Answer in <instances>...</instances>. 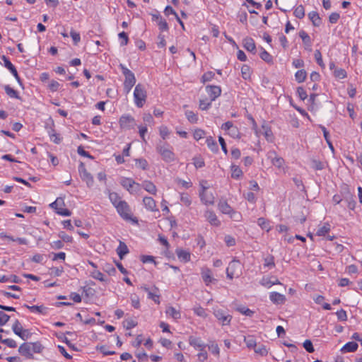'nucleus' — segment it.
Masks as SVG:
<instances>
[{
	"label": "nucleus",
	"instance_id": "10",
	"mask_svg": "<svg viewBox=\"0 0 362 362\" xmlns=\"http://www.w3.org/2000/svg\"><path fill=\"white\" fill-rule=\"evenodd\" d=\"M214 315L222 325H230L232 316L226 310L220 308L214 309Z\"/></svg>",
	"mask_w": 362,
	"mask_h": 362
},
{
	"label": "nucleus",
	"instance_id": "22",
	"mask_svg": "<svg viewBox=\"0 0 362 362\" xmlns=\"http://www.w3.org/2000/svg\"><path fill=\"white\" fill-rule=\"evenodd\" d=\"M143 203H144L145 208L147 210H149L151 211H158V209L156 207V202L152 197H144Z\"/></svg>",
	"mask_w": 362,
	"mask_h": 362
},
{
	"label": "nucleus",
	"instance_id": "45",
	"mask_svg": "<svg viewBox=\"0 0 362 362\" xmlns=\"http://www.w3.org/2000/svg\"><path fill=\"white\" fill-rule=\"evenodd\" d=\"M257 224L262 229L266 230L267 232L271 230V226L269 225V222L266 220L264 218H259L257 219Z\"/></svg>",
	"mask_w": 362,
	"mask_h": 362
},
{
	"label": "nucleus",
	"instance_id": "16",
	"mask_svg": "<svg viewBox=\"0 0 362 362\" xmlns=\"http://www.w3.org/2000/svg\"><path fill=\"white\" fill-rule=\"evenodd\" d=\"M18 352L21 355L27 358L33 359L34 358L31 348V342H25L22 344L18 348Z\"/></svg>",
	"mask_w": 362,
	"mask_h": 362
},
{
	"label": "nucleus",
	"instance_id": "25",
	"mask_svg": "<svg viewBox=\"0 0 362 362\" xmlns=\"http://www.w3.org/2000/svg\"><path fill=\"white\" fill-rule=\"evenodd\" d=\"M260 284L266 288H271L273 285L281 284V282L278 280V279L275 277L269 278L264 276L261 281Z\"/></svg>",
	"mask_w": 362,
	"mask_h": 362
},
{
	"label": "nucleus",
	"instance_id": "63",
	"mask_svg": "<svg viewBox=\"0 0 362 362\" xmlns=\"http://www.w3.org/2000/svg\"><path fill=\"white\" fill-rule=\"evenodd\" d=\"M334 75L338 78L343 79L346 77V72L343 69H338L334 70Z\"/></svg>",
	"mask_w": 362,
	"mask_h": 362
},
{
	"label": "nucleus",
	"instance_id": "37",
	"mask_svg": "<svg viewBox=\"0 0 362 362\" xmlns=\"http://www.w3.org/2000/svg\"><path fill=\"white\" fill-rule=\"evenodd\" d=\"M330 230V225L327 223H325L323 226L319 227L316 232V235L318 236H325Z\"/></svg>",
	"mask_w": 362,
	"mask_h": 362
},
{
	"label": "nucleus",
	"instance_id": "9",
	"mask_svg": "<svg viewBox=\"0 0 362 362\" xmlns=\"http://www.w3.org/2000/svg\"><path fill=\"white\" fill-rule=\"evenodd\" d=\"M119 126L122 129L130 130L135 127L136 121L130 115H123L119 120Z\"/></svg>",
	"mask_w": 362,
	"mask_h": 362
},
{
	"label": "nucleus",
	"instance_id": "3",
	"mask_svg": "<svg viewBox=\"0 0 362 362\" xmlns=\"http://www.w3.org/2000/svg\"><path fill=\"white\" fill-rule=\"evenodd\" d=\"M147 98V93L143 84L138 83L134 90V103L137 107H142Z\"/></svg>",
	"mask_w": 362,
	"mask_h": 362
},
{
	"label": "nucleus",
	"instance_id": "24",
	"mask_svg": "<svg viewBox=\"0 0 362 362\" xmlns=\"http://www.w3.org/2000/svg\"><path fill=\"white\" fill-rule=\"evenodd\" d=\"M201 274L206 286L216 281V279L212 276L211 271L208 268L202 269Z\"/></svg>",
	"mask_w": 362,
	"mask_h": 362
},
{
	"label": "nucleus",
	"instance_id": "8",
	"mask_svg": "<svg viewBox=\"0 0 362 362\" xmlns=\"http://www.w3.org/2000/svg\"><path fill=\"white\" fill-rule=\"evenodd\" d=\"M78 173L81 180L86 183L88 187H91L93 185L94 180L92 175L87 171L83 163L81 162L78 166Z\"/></svg>",
	"mask_w": 362,
	"mask_h": 362
},
{
	"label": "nucleus",
	"instance_id": "52",
	"mask_svg": "<svg viewBox=\"0 0 362 362\" xmlns=\"http://www.w3.org/2000/svg\"><path fill=\"white\" fill-rule=\"evenodd\" d=\"M262 50L259 54L260 58L267 63L272 62L273 58L272 55L263 48H262Z\"/></svg>",
	"mask_w": 362,
	"mask_h": 362
},
{
	"label": "nucleus",
	"instance_id": "53",
	"mask_svg": "<svg viewBox=\"0 0 362 362\" xmlns=\"http://www.w3.org/2000/svg\"><path fill=\"white\" fill-rule=\"evenodd\" d=\"M236 310L240 313L241 314L249 317H252L254 314V311L245 306H239L236 308Z\"/></svg>",
	"mask_w": 362,
	"mask_h": 362
},
{
	"label": "nucleus",
	"instance_id": "50",
	"mask_svg": "<svg viewBox=\"0 0 362 362\" xmlns=\"http://www.w3.org/2000/svg\"><path fill=\"white\" fill-rule=\"evenodd\" d=\"M31 348L33 354H40L44 349V346L40 341L31 342Z\"/></svg>",
	"mask_w": 362,
	"mask_h": 362
},
{
	"label": "nucleus",
	"instance_id": "14",
	"mask_svg": "<svg viewBox=\"0 0 362 362\" xmlns=\"http://www.w3.org/2000/svg\"><path fill=\"white\" fill-rule=\"evenodd\" d=\"M64 201L61 198L57 199L54 202L50 204V206L53 208L56 213L59 215L64 216H69L71 214V212L66 208L62 207H57V205H64Z\"/></svg>",
	"mask_w": 362,
	"mask_h": 362
},
{
	"label": "nucleus",
	"instance_id": "59",
	"mask_svg": "<svg viewBox=\"0 0 362 362\" xmlns=\"http://www.w3.org/2000/svg\"><path fill=\"white\" fill-rule=\"evenodd\" d=\"M90 276L100 281H105L104 275L102 272L98 270H93L91 272Z\"/></svg>",
	"mask_w": 362,
	"mask_h": 362
},
{
	"label": "nucleus",
	"instance_id": "29",
	"mask_svg": "<svg viewBox=\"0 0 362 362\" xmlns=\"http://www.w3.org/2000/svg\"><path fill=\"white\" fill-rule=\"evenodd\" d=\"M25 307H26L28 309L30 310L32 313H39L42 315H46L47 313V308L43 306V305H25Z\"/></svg>",
	"mask_w": 362,
	"mask_h": 362
},
{
	"label": "nucleus",
	"instance_id": "34",
	"mask_svg": "<svg viewBox=\"0 0 362 362\" xmlns=\"http://www.w3.org/2000/svg\"><path fill=\"white\" fill-rule=\"evenodd\" d=\"M358 344L354 341H349L346 343L342 348L341 351L343 352H354L358 349Z\"/></svg>",
	"mask_w": 362,
	"mask_h": 362
},
{
	"label": "nucleus",
	"instance_id": "11",
	"mask_svg": "<svg viewBox=\"0 0 362 362\" xmlns=\"http://www.w3.org/2000/svg\"><path fill=\"white\" fill-rule=\"evenodd\" d=\"M12 329L13 332L19 337H21L23 340L28 339L32 335V333L30 332L29 329H23L20 322L18 320H16L13 323L12 326Z\"/></svg>",
	"mask_w": 362,
	"mask_h": 362
},
{
	"label": "nucleus",
	"instance_id": "13",
	"mask_svg": "<svg viewBox=\"0 0 362 362\" xmlns=\"http://www.w3.org/2000/svg\"><path fill=\"white\" fill-rule=\"evenodd\" d=\"M202 181L201 183L202 191L199 192V197L203 204L206 205H213L214 204V197L211 192H207V187L203 185Z\"/></svg>",
	"mask_w": 362,
	"mask_h": 362
},
{
	"label": "nucleus",
	"instance_id": "33",
	"mask_svg": "<svg viewBox=\"0 0 362 362\" xmlns=\"http://www.w3.org/2000/svg\"><path fill=\"white\" fill-rule=\"evenodd\" d=\"M206 144L209 148L214 153L218 151V146L216 141L211 137L209 136L206 139Z\"/></svg>",
	"mask_w": 362,
	"mask_h": 362
},
{
	"label": "nucleus",
	"instance_id": "36",
	"mask_svg": "<svg viewBox=\"0 0 362 362\" xmlns=\"http://www.w3.org/2000/svg\"><path fill=\"white\" fill-rule=\"evenodd\" d=\"M252 71L247 64H243L241 67V75L245 80H248L251 77Z\"/></svg>",
	"mask_w": 362,
	"mask_h": 362
},
{
	"label": "nucleus",
	"instance_id": "40",
	"mask_svg": "<svg viewBox=\"0 0 362 362\" xmlns=\"http://www.w3.org/2000/svg\"><path fill=\"white\" fill-rule=\"evenodd\" d=\"M264 266L269 269L274 268L275 267L274 257L272 255H269L264 258Z\"/></svg>",
	"mask_w": 362,
	"mask_h": 362
},
{
	"label": "nucleus",
	"instance_id": "49",
	"mask_svg": "<svg viewBox=\"0 0 362 362\" xmlns=\"http://www.w3.org/2000/svg\"><path fill=\"white\" fill-rule=\"evenodd\" d=\"M185 116L188 121L192 124L197 123L198 121V117L193 111L187 110L185 112Z\"/></svg>",
	"mask_w": 362,
	"mask_h": 362
},
{
	"label": "nucleus",
	"instance_id": "27",
	"mask_svg": "<svg viewBox=\"0 0 362 362\" xmlns=\"http://www.w3.org/2000/svg\"><path fill=\"white\" fill-rule=\"evenodd\" d=\"M299 37L302 39L305 49L311 50L312 40L308 34L305 30H302L299 32Z\"/></svg>",
	"mask_w": 362,
	"mask_h": 362
},
{
	"label": "nucleus",
	"instance_id": "4",
	"mask_svg": "<svg viewBox=\"0 0 362 362\" xmlns=\"http://www.w3.org/2000/svg\"><path fill=\"white\" fill-rule=\"evenodd\" d=\"M120 68L125 77L124 81V90L127 94H128L131 91L132 87L135 85L136 78L134 74L124 65L120 64Z\"/></svg>",
	"mask_w": 362,
	"mask_h": 362
},
{
	"label": "nucleus",
	"instance_id": "44",
	"mask_svg": "<svg viewBox=\"0 0 362 362\" xmlns=\"http://www.w3.org/2000/svg\"><path fill=\"white\" fill-rule=\"evenodd\" d=\"M310 166L315 170H321L325 168V164L322 161L316 159L311 160Z\"/></svg>",
	"mask_w": 362,
	"mask_h": 362
},
{
	"label": "nucleus",
	"instance_id": "15",
	"mask_svg": "<svg viewBox=\"0 0 362 362\" xmlns=\"http://www.w3.org/2000/svg\"><path fill=\"white\" fill-rule=\"evenodd\" d=\"M268 158L271 160L272 163L276 168L281 169L284 168V159L277 155L276 151H270L267 154Z\"/></svg>",
	"mask_w": 362,
	"mask_h": 362
},
{
	"label": "nucleus",
	"instance_id": "20",
	"mask_svg": "<svg viewBox=\"0 0 362 362\" xmlns=\"http://www.w3.org/2000/svg\"><path fill=\"white\" fill-rule=\"evenodd\" d=\"M204 217L211 226L218 227L221 225V221L216 214L211 210H206L204 213Z\"/></svg>",
	"mask_w": 362,
	"mask_h": 362
},
{
	"label": "nucleus",
	"instance_id": "32",
	"mask_svg": "<svg viewBox=\"0 0 362 362\" xmlns=\"http://www.w3.org/2000/svg\"><path fill=\"white\" fill-rule=\"evenodd\" d=\"M176 254L180 261L187 262L190 260V253L182 249L177 250Z\"/></svg>",
	"mask_w": 362,
	"mask_h": 362
},
{
	"label": "nucleus",
	"instance_id": "21",
	"mask_svg": "<svg viewBox=\"0 0 362 362\" xmlns=\"http://www.w3.org/2000/svg\"><path fill=\"white\" fill-rule=\"evenodd\" d=\"M243 47L248 52L255 53L256 52V45L254 40L252 37H247L243 40Z\"/></svg>",
	"mask_w": 362,
	"mask_h": 362
},
{
	"label": "nucleus",
	"instance_id": "55",
	"mask_svg": "<svg viewBox=\"0 0 362 362\" xmlns=\"http://www.w3.org/2000/svg\"><path fill=\"white\" fill-rule=\"evenodd\" d=\"M320 128H321V129L323 132L324 137H325V140H326V141H327L329 148L332 151H334V146H333L332 142L329 140V134L328 131L326 129V128L324 126H320Z\"/></svg>",
	"mask_w": 362,
	"mask_h": 362
},
{
	"label": "nucleus",
	"instance_id": "28",
	"mask_svg": "<svg viewBox=\"0 0 362 362\" xmlns=\"http://www.w3.org/2000/svg\"><path fill=\"white\" fill-rule=\"evenodd\" d=\"M143 187L146 192L151 194H156L157 192V188L156 185L149 180H145L142 182L141 187Z\"/></svg>",
	"mask_w": 362,
	"mask_h": 362
},
{
	"label": "nucleus",
	"instance_id": "19",
	"mask_svg": "<svg viewBox=\"0 0 362 362\" xmlns=\"http://www.w3.org/2000/svg\"><path fill=\"white\" fill-rule=\"evenodd\" d=\"M188 341L190 346L199 351H204L206 347V344L200 337L189 336Z\"/></svg>",
	"mask_w": 362,
	"mask_h": 362
},
{
	"label": "nucleus",
	"instance_id": "5",
	"mask_svg": "<svg viewBox=\"0 0 362 362\" xmlns=\"http://www.w3.org/2000/svg\"><path fill=\"white\" fill-rule=\"evenodd\" d=\"M242 273V266L240 261L233 259L226 269L227 277L233 279L235 276L238 277Z\"/></svg>",
	"mask_w": 362,
	"mask_h": 362
},
{
	"label": "nucleus",
	"instance_id": "48",
	"mask_svg": "<svg viewBox=\"0 0 362 362\" xmlns=\"http://www.w3.org/2000/svg\"><path fill=\"white\" fill-rule=\"evenodd\" d=\"M306 76H307V74H306V71L304 69L298 70L295 74L296 80L298 83L303 82L305 80V78H306Z\"/></svg>",
	"mask_w": 362,
	"mask_h": 362
},
{
	"label": "nucleus",
	"instance_id": "62",
	"mask_svg": "<svg viewBox=\"0 0 362 362\" xmlns=\"http://www.w3.org/2000/svg\"><path fill=\"white\" fill-rule=\"evenodd\" d=\"M215 74L212 71H207L203 74L202 76V83H206L212 80L214 77Z\"/></svg>",
	"mask_w": 362,
	"mask_h": 362
},
{
	"label": "nucleus",
	"instance_id": "30",
	"mask_svg": "<svg viewBox=\"0 0 362 362\" xmlns=\"http://www.w3.org/2000/svg\"><path fill=\"white\" fill-rule=\"evenodd\" d=\"M165 313L167 315L171 317L174 320H178L181 317V313L180 310H176L173 306H169L166 308Z\"/></svg>",
	"mask_w": 362,
	"mask_h": 362
},
{
	"label": "nucleus",
	"instance_id": "64",
	"mask_svg": "<svg viewBox=\"0 0 362 362\" xmlns=\"http://www.w3.org/2000/svg\"><path fill=\"white\" fill-rule=\"evenodd\" d=\"M159 132L163 139H165L170 134L169 129L166 126H161L159 129Z\"/></svg>",
	"mask_w": 362,
	"mask_h": 362
},
{
	"label": "nucleus",
	"instance_id": "51",
	"mask_svg": "<svg viewBox=\"0 0 362 362\" xmlns=\"http://www.w3.org/2000/svg\"><path fill=\"white\" fill-rule=\"evenodd\" d=\"M193 311L195 315L199 317H202L203 318H206L207 317V314L204 308L201 307L200 305L195 306L193 308Z\"/></svg>",
	"mask_w": 362,
	"mask_h": 362
},
{
	"label": "nucleus",
	"instance_id": "6",
	"mask_svg": "<svg viewBox=\"0 0 362 362\" xmlns=\"http://www.w3.org/2000/svg\"><path fill=\"white\" fill-rule=\"evenodd\" d=\"M121 185L130 194H137L141 190V185L132 178L123 177L120 181Z\"/></svg>",
	"mask_w": 362,
	"mask_h": 362
},
{
	"label": "nucleus",
	"instance_id": "61",
	"mask_svg": "<svg viewBox=\"0 0 362 362\" xmlns=\"http://www.w3.org/2000/svg\"><path fill=\"white\" fill-rule=\"evenodd\" d=\"M70 36L71 37L74 44L75 45H78V43L81 41V36H80L79 33H78L74 30H71Z\"/></svg>",
	"mask_w": 362,
	"mask_h": 362
},
{
	"label": "nucleus",
	"instance_id": "54",
	"mask_svg": "<svg viewBox=\"0 0 362 362\" xmlns=\"http://www.w3.org/2000/svg\"><path fill=\"white\" fill-rule=\"evenodd\" d=\"M136 166L142 170H146L148 166L147 160L144 158H139L135 160Z\"/></svg>",
	"mask_w": 362,
	"mask_h": 362
},
{
	"label": "nucleus",
	"instance_id": "47",
	"mask_svg": "<svg viewBox=\"0 0 362 362\" xmlns=\"http://www.w3.org/2000/svg\"><path fill=\"white\" fill-rule=\"evenodd\" d=\"M293 15L299 19L303 18L305 16V9L303 6L299 5L296 7L293 11Z\"/></svg>",
	"mask_w": 362,
	"mask_h": 362
},
{
	"label": "nucleus",
	"instance_id": "23",
	"mask_svg": "<svg viewBox=\"0 0 362 362\" xmlns=\"http://www.w3.org/2000/svg\"><path fill=\"white\" fill-rule=\"evenodd\" d=\"M269 299L274 304H283L286 300V297L278 292H272L269 294Z\"/></svg>",
	"mask_w": 362,
	"mask_h": 362
},
{
	"label": "nucleus",
	"instance_id": "17",
	"mask_svg": "<svg viewBox=\"0 0 362 362\" xmlns=\"http://www.w3.org/2000/svg\"><path fill=\"white\" fill-rule=\"evenodd\" d=\"M206 91L208 93L211 101H214L221 95V88L218 86H206Z\"/></svg>",
	"mask_w": 362,
	"mask_h": 362
},
{
	"label": "nucleus",
	"instance_id": "39",
	"mask_svg": "<svg viewBox=\"0 0 362 362\" xmlns=\"http://www.w3.org/2000/svg\"><path fill=\"white\" fill-rule=\"evenodd\" d=\"M8 281L19 283L20 279L16 275H11L9 276L6 275L0 276V282L4 283Z\"/></svg>",
	"mask_w": 362,
	"mask_h": 362
},
{
	"label": "nucleus",
	"instance_id": "12",
	"mask_svg": "<svg viewBox=\"0 0 362 362\" xmlns=\"http://www.w3.org/2000/svg\"><path fill=\"white\" fill-rule=\"evenodd\" d=\"M218 208L223 214H228L230 218L235 220L240 216V214L234 211L226 201H220L218 204Z\"/></svg>",
	"mask_w": 362,
	"mask_h": 362
},
{
	"label": "nucleus",
	"instance_id": "41",
	"mask_svg": "<svg viewBox=\"0 0 362 362\" xmlns=\"http://www.w3.org/2000/svg\"><path fill=\"white\" fill-rule=\"evenodd\" d=\"M244 341H245L247 347L249 349H255L256 347L257 342L253 336L250 335V336L245 337L244 339Z\"/></svg>",
	"mask_w": 362,
	"mask_h": 362
},
{
	"label": "nucleus",
	"instance_id": "38",
	"mask_svg": "<svg viewBox=\"0 0 362 362\" xmlns=\"http://www.w3.org/2000/svg\"><path fill=\"white\" fill-rule=\"evenodd\" d=\"M117 252L119 258L122 259L123 257L129 252L127 246L124 243L120 242L119 245L117 249Z\"/></svg>",
	"mask_w": 362,
	"mask_h": 362
},
{
	"label": "nucleus",
	"instance_id": "7",
	"mask_svg": "<svg viewBox=\"0 0 362 362\" xmlns=\"http://www.w3.org/2000/svg\"><path fill=\"white\" fill-rule=\"evenodd\" d=\"M221 129L227 132V134L233 139H240V132L239 129L235 126L231 121H228L221 125Z\"/></svg>",
	"mask_w": 362,
	"mask_h": 362
},
{
	"label": "nucleus",
	"instance_id": "2",
	"mask_svg": "<svg viewBox=\"0 0 362 362\" xmlns=\"http://www.w3.org/2000/svg\"><path fill=\"white\" fill-rule=\"evenodd\" d=\"M115 209L123 220L134 224L138 223V219L133 216L131 208L126 201H124L119 206H116Z\"/></svg>",
	"mask_w": 362,
	"mask_h": 362
},
{
	"label": "nucleus",
	"instance_id": "31",
	"mask_svg": "<svg viewBox=\"0 0 362 362\" xmlns=\"http://www.w3.org/2000/svg\"><path fill=\"white\" fill-rule=\"evenodd\" d=\"M109 199L112 205L116 208V206H119L124 202L122 198L117 192H110Z\"/></svg>",
	"mask_w": 362,
	"mask_h": 362
},
{
	"label": "nucleus",
	"instance_id": "46",
	"mask_svg": "<svg viewBox=\"0 0 362 362\" xmlns=\"http://www.w3.org/2000/svg\"><path fill=\"white\" fill-rule=\"evenodd\" d=\"M243 175L242 170L238 165H233L231 166V177L238 179Z\"/></svg>",
	"mask_w": 362,
	"mask_h": 362
},
{
	"label": "nucleus",
	"instance_id": "57",
	"mask_svg": "<svg viewBox=\"0 0 362 362\" xmlns=\"http://www.w3.org/2000/svg\"><path fill=\"white\" fill-rule=\"evenodd\" d=\"M314 57L317 64L322 68H325V65L322 61V54L320 50L316 49L315 51Z\"/></svg>",
	"mask_w": 362,
	"mask_h": 362
},
{
	"label": "nucleus",
	"instance_id": "43",
	"mask_svg": "<svg viewBox=\"0 0 362 362\" xmlns=\"http://www.w3.org/2000/svg\"><path fill=\"white\" fill-rule=\"evenodd\" d=\"M209 350L211 352L212 354L214 356L218 357L220 355V349L218 347V345L214 342L211 341L209 344H208Z\"/></svg>",
	"mask_w": 362,
	"mask_h": 362
},
{
	"label": "nucleus",
	"instance_id": "60",
	"mask_svg": "<svg viewBox=\"0 0 362 362\" xmlns=\"http://www.w3.org/2000/svg\"><path fill=\"white\" fill-rule=\"evenodd\" d=\"M58 236L61 238L62 242L65 243H71L73 241V238L69 235H67L65 232L61 231L59 233Z\"/></svg>",
	"mask_w": 362,
	"mask_h": 362
},
{
	"label": "nucleus",
	"instance_id": "1",
	"mask_svg": "<svg viewBox=\"0 0 362 362\" xmlns=\"http://www.w3.org/2000/svg\"><path fill=\"white\" fill-rule=\"evenodd\" d=\"M156 151L165 162L171 163L175 160V154L173 151V148L167 142L158 141L156 146Z\"/></svg>",
	"mask_w": 362,
	"mask_h": 362
},
{
	"label": "nucleus",
	"instance_id": "56",
	"mask_svg": "<svg viewBox=\"0 0 362 362\" xmlns=\"http://www.w3.org/2000/svg\"><path fill=\"white\" fill-rule=\"evenodd\" d=\"M211 99H201L199 100V108L202 110H206L209 108L211 105Z\"/></svg>",
	"mask_w": 362,
	"mask_h": 362
},
{
	"label": "nucleus",
	"instance_id": "18",
	"mask_svg": "<svg viewBox=\"0 0 362 362\" xmlns=\"http://www.w3.org/2000/svg\"><path fill=\"white\" fill-rule=\"evenodd\" d=\"M1 59L4 62V66L11 72L17 81L21 84V78L14 65L11 62L9 59L4 55L1 57Z\"/></svg>",
	"mask_w": 362,
	"mask_h": 362
},
{
	"label": "nucleus",
	"instance_id": "42",
	"mask_svg": "<svg viewBox=\"0 0 362 362\" xmlns=\"http://www.w3.org/2000/svg\"><path fill=\"white\" fill-rule=\"evenodd\" d=\"M6 93L12 98L20 99V96L16 90L10 87L8 85L4 86Z\"/></svg>",
	"mask_w": 362,
	"mask_h": 362
},
{
	"label": "nucleus",
	"instance_id": "35",
	"mask_svg": "<svg viewBox=\"0 0 362 362\" xmlns=\"http://www.w3.org/2000/svg\"><path fill=\"white\" fill-rule=\"evenodd\" d=\"M308 17L315 26H319L320 25L321 19H320L317 12H316V11L310 12L308 13Z\"/></svg>",
	"mask_w": 362,
	"mask_h": 362
},
{
	"label": "nucleus",
	"instance_id": "58",
	"mask_svg": "<svg viewBox=\"0 0 362 362\" xmlns=\"http://www.w3.org/2000/svg\"><path fill=\"white\" fill-rule=\"evenodd\" d=\"M254 351L256 354H259L260 356H264L268 354V351L264 345H260L254 349Z\"/></svg>",
	"mask_w": 362,
	"mask_h": 362
},
{
	"label": "nucleus",
	"instance_id": "26",
	"mask_svg": "<svg viewBox=\"0 0 362 362\" xmlns=\"http://www.w3.org/2000/svg\"><path fill=\"white\" fill-rule=\"evenodd\" d=\"M146 292L148 293V298L153 300L156 303H160V295L158 288L155 287L153 291L149 290L148 288H144Z\"/></svg>",
	"mask_w": 362,
	"mask_h": 362
}]
</instances>
